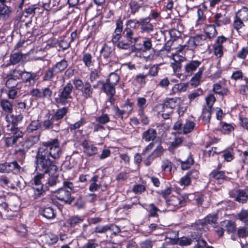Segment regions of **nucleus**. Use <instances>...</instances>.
<instances>
[{
	"instance_id": "obj_37",
	"label": "nucleus",
	"mask_w": 248,
	"mask_h": 248,
	"mask_svg": "<svg viewBox=\"0 0 248 248\" xmlns=\"http://www.w3.org/2000/svg\"><path fill=\"white\" fill-rule=\"evenodd\" d=\"M195 125V124L193 122L190 121H187L183 127V133L185 134H186L191 132L193 130Z\"/></svg>"
},
{
	"instance_id": "obj_25",
	"label": "nucleus",
	"mask_w": 248,
	"mask_h": 248,
	"mask_svg": "<svg viewBox=\"0 0 248 248\" xmlns=\"http://www.w3.org/2000/svg\"><path fill=\"white\" fill-rule=\"evenodd\" d=\"M236 18L242 19L244 21L248 20V8L246 7H243L236 13Z\"/></svg>"
},
{
	"instance_id": "obj_3",
	"label": "nucleus",
	"mask_w": 248,
	"mask_h": 248,
	"mask_svg": "<svg viewBox=\"0 0 248 248\" xmlns=\"http://www.w3.org/2000/svg\"><path fill=\"white\" fill-rule=\"evenodd\" d=\"M74 87L71 82L67 83L59 91L58 96L55 98L56 103L58 105H66L72 99V93Z\"/></svg>"
},
{
	"instance_id": "obj_52",
	"label": "nucleus",
	"mask_w": 248,
	"mask_h": 248,
	"mask_svg": "<svg viewBox=\"0 0 248 248\" xmlns=\"http://www.w3.org/2000/svg\"><path fill=\"white\" fill-rule=\"evenodd\" d=\"M146 103V100L144 97H139L137 99V105L139 108V112L142 113L144 111V106Z\"/></svg>"
},
{
	"instance_id": "obj_2",
	"label": "nucleus",
	"mask_w": 248,
	"mask_h": 248,
	"mask_svg": "<svg viewBox=\"0 0 248 248\" xmlns=\"http://www.w3.org/2000/svg\"><path fill=\"white\" fill-rule=\"evenodd\" d=\"M136 24L142 25V19L139 20L129 19L127 20L125 28L123 31V37L124 40L121 42L117 47L121 49H128L135 45L138 41L139 37L135 34L134 30L136 29Z\"/></svg>"
},
{
	"instance_id": "obj_23",
	"label": "nucleus",
	"mask_w": 248,
	"mask_h": 248,
	"mask_svg": "<svg viewBox=\"0 0 248 248\" xmlns=\"http://www.w3.org/2000/svg\"><path fill=\"white\" fill-rule=\"evenodd\" d=\"M196 46L197 45L195 43V42L194 41L193 38L191 37L187 41L186 45L180 46V47L177 48L178 50H177V52H181L186 48V49L193 50Z\"/></svg>"
},
{
	"instance_id": "obj_17",
	"label": "nucleus",
	"mask_w": 248,
	"mask_h": 248,
	"mask_svg": "<svg viewBox=\"0 0 248 248\" xmlns=\"http://www.w3.org/2000/svg\"><path fill=\"white\" fill-rule=\"evenodd\" d=\"M82 96L84 98L87 99L92 98L93 93V90L90 83L87 81L85 82L84 86L80 90Z\"/></svg>"
},
{
	"instance_id": "obj_1",
	"label": "nucleus",
	"mask_w": 248,
	"mask_h": 248,
	"mask_svg": "<svg viewBox=\"0 0 248 248\" xmlns=\"http://www.w3.org/2000/svg\"><path fill=\"white\" fill-rule=\"evenodd\" d=\"M62 152L60 142L57 139L43 142L42 146L38 148L35 157V170L44 174L56 172L58 168L50 157L53 159H58Z\"/></svg>"
},
{
	"instance_id": "obj_22",
	"label": "nucleus",
	"mask_w": 248,
	"mask_h": 248,
	"mask_svg": "<svg viewBox=\"0 0 248 248\" xmlns=\"http://www.w3.org/2000/svg\"><path fill=\"white\" fill-rule=\"evenodd\" d=\"M114 50L112 46L105 44L101 50V55L104 59L107 60L111 56Z\"/></svg>"
},
{
	"instance_id": "obj_13",
	"label": "nucleus",
	"mask_w": 248,
	"mask_h": 248,
	"mask_svg": "<svg viewBox=\"0 0 248 248\" xmlns=\"http://www.w3.org/2000/svg\"><path fill=\"white\" fill-rule=\"evenodd\" d=\"M13 13L12 8L7 4H0V16L1 19H9Z\"/></svg>"
},
{
	"instance_id": "obj_27",
	"label": "nucleus",
	"mask_w": 248,
	"mask_h": 248,
	"mask_svg": "<svg viewBox=\"0 0 248 248\" xmlns=\"http://www.w3.org/2000/svg\"><path fill=\"white\" fill-rule=\"evenodd\" d=\"M204 32L206 36L209 39L214 37L217 34V31L214 25H207L204 29Z\"/></svg>"
},
{
	"instance_id": "obj_10",
	"label": "nucleus",
	"mask_w": 248,
	"mask_h": 248,
	"mask_svg": "<svg viewBox=\"0 0 248 248\" xmlns=\"http://www.w3.org/2000/svg\"><path fill=\"white\" fill-rule=\"evenodd\" d=\"M180 102L179 98H168L164 100L163 103L162 104V108L163 111H165L166 108H170L171 109L175 108L179 106Z\"/></svg>"
},
{
	"instance_id": "obj_64",
	"label": "nucleus",
	"mask_w": 248,
	"mask_h": 248,
	"mask_svg": "<svg viewBox=\"0 0 248 248\" xmlns=\"http://www.w3.org/2000/svg\"><path fill=\"white\" fill-rule=\"evenodd\" d=\"M98 247V244L96 243L95 240L91 239L88 241L82 248H96Z\"/></svg>"
},
{
	"instance_id": "obj_44",
	"label": "nucleus",
	"mask_w": 248,
	"mask_h": 248,
	"mask_svg": "<svg viewBox=\"0 0 248 248\" xmlns=\"http://www.w3.org/2000/svg\"><path fill=\"white\" fill-rule=\"evenodd\" d=\"M58 183H59V181L57 176L49 177L46 182V188L49 186H54Z\"/></svg>"
},
{
	"instance_id": "obj_31",
	"label": "nucleus",
	"mask_w": 248,
	"mask_h": 248,
	"mask_svg": "<svg viewBox=\"0 0 248 248\" xmlns=\"http://www.w3.org/2000/svg\"><path fill=\"white\" fill-rule=\"evenodd\" d=\"M119 79V76L117 74L113 72L109 74L106 81L116 86L118 84Z\"/></svg>"
},
{
	"instance_id": "obj_58",
	"label": "nucleus",
	"mask_w": 248,
	"mask_h": 248,
	"mask_svg": "<svg viewBox=\"0 0 248 248\" xmlns=\"http://www.w3.org/2000/svg\"><path fill=\"white\" fill-rule=\"evenodd\" d=\"M147 75H144L143 74H139L136 76L135 78V80L137 82L141 85L145 84L146 83L145 79Z\"/></svg>"
},
{
	"instance_id": "obj_42",
	"label": "nucleus",
	"mask_w": 248,
	"mask_h": 248,
	"mask_svg": "<svg viewBox=\"0 0 248 248\" xmlns=\"http://www.w3.org/2000/svg\"><path fill=\"white\" fill-rule=\"evenodd\" d=\"M192 240L190 238L186 236L182 237L178 239L177 243L181 246H187L192 244Z\"/></svg>"
},
{
	"instance_id": "obj_54",
	"label": "nucleus",
	"mask_w": 248,
	"mask_h": 248,
	"mask_svg": "<svg viewBox=\"0 0 248 248\" xmlns=\"http://www.w3.org/2000/svg\"><path fill=\"white\" fill-rule=\"evenodd\" d=\"M3 140L5 146L7 147L12 146L16 143L15 139L12 135H9L8 137H5Z\"/></svg>"
},
{
	"instance_id": "obj_33",
	"label": "nucleus",
	"mask_w": 248,
	"mask_h": 248,
	"mask_svg": "<svg viewBox=\"0 0 248 248\" xmlns=\"http://www.w3.org/2000/svg\"><path fill=\"white\" fill-rule=\"evenodd\" d=\"M41 124L38 120H33L28 125L27 130L29 133L33 132L34 131L38 130L41 127Z\"/></svg>"
},
{
	"instance_id": "obj_38",
	"label": "nucleus",
	"mask_w": 248,
	"mask_h": 248,
	"mask_svg": "<svg viewBox=\"0 0 248 248\" xmlns=\"http://www.w3.org/2000/svg\"><path fill=\"white\" fill-rule=\"evenodd\" d=\"M187 87V84L185 83H180L175 84L172 88V92L175 93L176 92H182L186 91Z\"/></svg>"
},
{
	"instance_id": "obj_5",
	"label": "nucleus",
	"mask_w": 248,
	"mask_h": 248,
	"mask_svg": "<svg viewBox=\"0 0 248 248\" xmlns=\"http://www.w3.org/2000/svg\"><path fill=\"white\" fill-rule=\"evenodd\" d=\"M23 169L16 161L0 164V172L1 173L13 172L15 174H18Z\"/></svg>"
},
{
	"instance_id": "obj_46",
	"label": "nucleus",
	"mask_w": 248,
	"mask_h": 248,
	"mask_svg": "<svg viewBox=\"0 0 248 248\" xmlns=\"http://www.w3.org/2000/svg\"><path fill=\"white\" fill-rule=\"evenodd\" d=\"M42 98L50 99L52 95V91L49 87H45L42 90Z\"/></svg>"
},
{
	"instance_id": "obj_40",
	"label": "nucleus",
	"mask_w": 248,
	"mask_h": 248,
	"mask_svg": "<svg viewBox=\"0 0 248 248\" xmlns=\"http://www.w3.org/2000/svg\"><path fill=\"white\" fill-rule=\"evenodd\" d=\"M210 176L217 180H226L227 178L224 172L223 171L214 170L211 173Z\"/></svg>"
},
{
	"instance_id": "obj_14",
	"label": "nucleus",
	"mask_w": 248,
	"mask_h": 248,
	"mask_svg": "<svg viewBox=\"0 0 248 248\" xmlns=\"http://www.w3.org/2000/svg\"><path fill=\"white\" fill-rule=\"evenodd\" d=\"M236 196L234 195L232 192H230V195L232 197H234L236 201L244 203L247 202L248 196L246 191L242 189H238L236 191Z\"/></svg>"
},
{
	"instance_id": "obj_56",
	"label": "nucleus",
	"mask_w": 248,
	"mask_h": 248,
	"mask_svg": "<svg viewBox=\"0 0 248 248\" xmlns=\"http://www.w3.org/2000/svg\"><path fill=\"white\" fill-rule=\"evenodd\" d=\"M114 111L115 113V115L116 118H118L121 119V120H123L124 117L126 114L124 113V111L123 109H120L118 107H114Z\"/></svg>"
},
{
	"instance_id": "obj_28",
	"label": "nucleus",
	"mask_w": 248,
	"mask_h": 248,
	"mask_svg": "<svg viewBox=\"0 0 248 248\" xmlns=\"http://www.w3.org/2000/svg\"><path fill=\"white\" fill-rule=\"evenodd\" d=\"M46 180L45 179L44 173H40L34 176L33 178V184L35 186H46Z\"/></svg>"
},
{
	"instance_id": "obj_20",
	"label": "nucleus",
	"mask_w": 248,
	"mask_h": 248,
	"mask_svg": "<svg viewBox=\"0 0 248 248\" xmlns=\"http://www.w3.org/2000/svg\"><path fill=\"white\" fill-rule=\"evenodd\" d=\"M68 112V108L66 107H63L62 108L58 109L55 113L52 116L56 122L59 124L60 126V124L62 123V120L66 115Z\"/></svg>"
},
{
	"instance_id": "obj_29",
	"label": "nucleus",
	"mask_w": 248,
	"mask_h": 248,
	"mask_svg": "<svg viewBox=\"0 0 248 248\" xmlns=\"http://www.w3.org/2000/svg\"><path fill=\"white\" fill-rule=\"evenodd\" d=\"M178 161L181 163V168L183 170L188 169L194 162L193 159L190 155H189L185 161H182L181 159H178Z\"/></svg>"
},
{
	"instance_id": "obj_55",
	"label": "nucleus",
	"mask_w": 248,
	"mask_h": 248,
	"mask_svg": "<svg viewBox=\"0 0 248 248\" xmlns=\"http://www.w3.org/2000/svg\"><path fill=\"white\" fill-rule=\"evenodd\" d=\"M100 69H94L90 74V79L91 82L98 79L100 77Z\"/></svg>"
},
{
	"instance_id": "obj_45",
	"label": "nucleus",
	"mask_w": 248,
	"mask_h": 248,
	"mask_svg": "<svg viewBox=\"0 0 248 248\" xmlns=\"http://www.w3.org/2000/svg\"><path fill=\"white\" fill-rule=\"evenodd\" d=\"M110 229H113L110 225H107L103 226H97L95 228L94 232L96 233H102L107 232L108 231H110Z\"/></svg>"
},
{
	"instance_id": "obj_60",
	"label": "nucleus",
	"mask_w": 248,
	"mask_h": 248,
	"mask_svg": "<svg viewBox=\"0 0 248 248\" xmlns=\"http://www.w3.org/2000/svg\"><path fill=\"white\" fill-rule=\"evenodd\" d=\"M195 43L197 46H201L204 44L205 40V37L203 35H198L193 37Z\"/></svg>"
},
{
	"instance_id": "obj_18",
	"label": "nucleus",
	"mask_w": 248,
	"mask_h": 248,
	"mask_svg": "<svg viewBox=\"0 0 248 248\" xmlns=\"http://www.w3.org/2000/svg\"><path fill=\"white\" fill-rule=\"evenodd\" d=\"M215 23L218 26L220 27L223 25H226L230 23V20L229 17L226 16L225 15L221 13L216 14L214 16Z\"/></svg>"
},
{
	"instance_id": "obj_32",
	"label": "nucleus",
	"mask_w": 248,
	"mask_h": 248,
	"mask_svg": "<svg viewBox=\"0 0 248 248\" xmlns=\"http://www.w3.org/2000/svg\"><path fill=\"white\" fill-rule=\"evenodd\" d=\"M82 60L84 62L85 65L87 67H90L93 65V57L89 53H86L83 54Z\"/></svg>"
},
{
	"instance_id": "obj_59",
	"label": "nucleus",
	"mask_w": 248,
	"mask_h": 248,
	"mask_svg": "<svg viewBox=\"0 0 248 248\" xmlns=\"http://www.w3.org/2000/svg\"><path fill=\"white\" fill-rule=\"evenodd\" d=\"M85 205V202L83 199V198L81 196H79L77 199L76 202L74 204V206L77 207L78 209H81L84 208Z\"/></svg>"
},
{
	"instance_id": "obj_34",
	"label": "nucleus",
	"mask_w": 248,
	"mask_h": 248,
	"mask_svg": "<svg viewBox=\"0 0 248 248\" xmlns=\"http://www.w3.org/2000/svg\"><path fill=\"white\" fill-rule=\"evenodd\" d=\"M18 82L13 76L8 77V79L5 83V85L7 88L9 89L15 88Z\"/></svg>"
},
{
	"instance_id": "obj_36",
	"label": "nucleus",
	"mask_w": 248,
	"mask_h": 248,
	"mask_svg": "<svg viewBox=\"0 0 248 248\" xmlns=\"http://www.w3.org/2000/svg\"><path fill=\"white\" fill-rule=\"evenodd\" d=\"M44 217L48 219H52L55 217L56 214L53 209L51 207H46L44 208L43 212Z\"/></svg>"
},
{
	"instance_id": "obj_16",
	"label": "nucleus",
	"mask_w": 248,
	"mask_h": 248,
	"mask_svg": "<svg viewBox=\"0 0 248 248\" xmlns=\"http://www.w3.org/2000/svg\"><path fill=\"white\" fill-rule=\"evenodd\" d=\"M100 83L102 85V91L105 93L107 95H114L116 93L115 86L109 84L108 82L103 81H99L98 84Z\"/></svg>"
},
{
	"instance_id": "obj_61",
	"label": "nucleus",
	"mask_w": 248,
	"mask_h": 248,
	"mask_svg": "<svg viewBox=\"0 0 248 248\" xmlns=\"http://www.w3.org/2000/svg\"><path fill=\"white\" fill-rule=\"evenodd\" d=\"M243 22L245 21L242 19L235 17V19L233 21L234 28L237 31H238L240 29L242 28L245 26Z\"/></svg>"
},
{
	"instance_id": "obj_49",
	"label": "nucleus",
	"mask_w": 248,
	"mask_h": 248,
	"mask_svg": "<svg viewBox=\"0 0 248 248\" xmlns=\"http://www.w3.org/2000/svg\"><path fill=\"white\" fill-rule=\"evenodd\" d=\"M186 6L188 8L193 9L198 7L203 2V0H187Z\"/></svg>"
},
{
	"instance_id": "obj_12",
	"label": "nucleus",
	"mask_w": 248,
	"mask_h": 248,
	"mask_svg": "<svg viewBox=\"0 0 248 248\" xmlns=\"http://www.w3.org/2000/svg\"><path fill=\"white\" fill-rule=\"evenodd\" d=\"M157 132L154 128H149L143 132L142 139L146 142L154 141L157 137Z\"/></svg>"
},
{
	"instance_id": "obj_35",
	"label": "nucleus",
	"mask_w": 248,
	"mask_h": 248,
	"mask_svg": "<svg viewBox=\"0 0 248 248\" xmlns=\"http://www.w3.org/2000/svg\"><path fill=\"white\" fill-rule=\"evenodd\" d=\"M211 108H205L203 109L202 118V120L206 124L209 123L211 117Z\"/></svg>"
},
{
	"instance_id": "obj_51",
	"label": "nucleus",
	"mask_w": 248,
	"mask_h": 248,
	"mask_svg": "<svg viewBox=\"0 0 248 248\" xmlns=\"http://www.w3.org/2000/svg\"><path fill=\"white\" fill-rule=\"evenodd\" d=\"M150 209L149 211V217H157L158 216L157 212L159 211V209L155 206L154 203L149 205Z\"/></svg>"
},
{
	"instance_id": "obj_4",
	"label": "nucleus",
	"mask_w": 248,
	"mask_h": 248,
	"mask_svg": "<svg viewBox=\"0 0 248 248\" xmlns=\"http://www.w3.org/2000/svg\"><path fill=\"white\" fill-rule=\"evenodd\" d=\"M188 196L185 195L172 196L166 201V203L169 210L175 211L180 207L186 205Z\"/></svg>"
},
{
	"instance_id": "obj_50",
	"label": "nucleus",
	"mask_w": 248,
	"mask_h": 248,
	"mask_svg": "<svg viewBox=\"0 0 248 248\" xmlns=\"http://www.w3.org/2000/svg\"><path fill=\"white\" fill-rule=\"evenodd\" d=\"M129 5L131 9V13L133 15L138 12L141 7L140 4L135 1H131L129 3Z\"/></svg>"
},
{
	"instance_id": "obj_43",
	"label": "nucleus",
	"mask_w": 248,
	"mask_h": 248,
	"mask_svg": "<svg viewBox=\"0 0 248 248\" xmlns=\"http://www.w3.org/2000/svg\"><path fill=\"white\" fill-rule=\"evenodd\" d=\"M55 73V70L53 67L48 69L43 77V80L45 81L50 80Z\"/></svg>"
},
{
	"instance_id": "obj_6",
	"label": "nucleus",
	"mask_w": 248,
	"mask_h": 248,
	"mask_svg": "<svg viewBox=\"0 0 248 248\" xmlns=\"http://www.w3.org/2000/svg\"><path fill=\"white\" fill-rule=\"evenodd\" d=\"M56 198L65 204H71L75 198L71 196V191L64 188H60L55 192Z\"/></svg>"
},
{
	"instance_id": "obj_11",
	"label": "nucleus",
	"mask_w": 248,
	"mask_h": 248,
	"mask_svg": "<svg viewBox=\"0 0 248 248\" xmlns=\"http://www.w3.org/2000/svg\"><path fill=\"white\" fill-rule=\"evenodd\" d=\"M81 145L84 148V152L88 156H92L97 153V148L93 144H90L86 140H84Z\"/></svg>"
},
{
	"instance_id": "obj_53",
	"label": "nucleus",
	"mask_w": 248,
	"mask_h": 248,
	"mask_svg": "<svg viewBox=\"0 0 248 248\" xmlns=\"http://www.w3.org/2000/svg\"><path fill=\"white\" fill-rule=\"evenodd\" d=\"M122 109L124 111V113L126 114L127 117L129 114H130L133 110V104L128 102L126 103L122 107Z\"/></svg>"
},
{
	"instance_id": "obj_62",
	"label": "nucleus",
	"mask_w": 248,
	"mask_h": 248,
	"mask_svg": "<svg viewBox=\"0 0 248 248\" xmlns=\"http://www.w3.org/2000/svg\"><path fill=\"white\" fill-rule=\"evenodd\" d=\"M73 83L75 88L79 91H80L85 85V83H83L82 80L80 79H74L73 80Z\"/></svg>"
},
{
	"instance_id": "obj_9",
	"label": "nucleus",
	"mask_w": 248,
	"mask_h": 248,
	"mask_svg": "<svg viewBox=\"0 0 248 248\" xmlns=\"http://www.w3.org/2000/svg\"><path fill=\"white\" fill-rule=\"evenodd\" d=\"M48 118L43 121V126L45 129H52L54 131L59 132L60 130V126L59 124L55 121L52 116L50 117V114Z\"/></svg>"
},
{
	"instance_id": "obj_8",
	"label": "nucleus",
	"mask_w": 248,
	"mask_h": 248,
	"mask_svg": "<svg viewBox=\"0 0 248 248\" xmlns=\"http://www.w3.org/2000/svg\"><path fill=\"white\" fill-rule=\"evenodd\" d=\"M116 27L114 31L115 35L113 36L112 41L117 42L120 40L118 42L117 45V46L121 42L124 40L123 37V21L120 18L116 21Z\"/></svg>"
},
{
	"instance_id": "obj_7",
	"label": "nucleus",
	"mask_w": 248,
	"mask_h": 248,
	"mask_svg": "<svg viewBox=\"0 0 248 248\" xmlns=\"http://www.w3.org/2000/svg\"><path fill=\"white\" fill-rule=\"evenodd\" d=\"M14 73L16 72L21 76L24 82L29 86L33 85L35 81L38 79V76L35 73H31L26 71L15 70Z\"/></svg>"
},
{
	"instance_id": "obj_15",
	"label": "nucleus",
	"mask_w": 248,
	"mask_h": 248,
	"mask_svg": "<svg viewBox=\"0 0 248 248\" xmlns=\"http://www.w3.org/2000/svg\"><path fill=\"white\" fill-rule=\"evenodd\" d=\"M201 63L202 62L198 60L190 61L185 66V73L187 75H191L200 66Z\"/></svg>"
},
{
	"instance_id": "obj_63",
	"label": "nucleus",
	"mask_w": 248,
	"mask_h": 248,
	"mask_svg": "<svg viewBox=\"0 0 248 248\" xmlns=\"http://www.w3.org/2000/svg\"><path fill=\"white\" fill-rule=\"evenodd\" d=\"M214 54L218 58L222 57L223 54V46L221 44L217 45L214 47Z\"/></svg>"
},
{
	"instance_id": "obj_26",
	"label": "nucleus",
	"mask_w": 248,
	"mask_h": 248,
	"mask_svg": "<svg viewBox=\"0 0 248 248\" xmlns=\"http://www.w3.org/2000/svg\"><path fill=\"white\" fill-rule=\"evenodd\" d=\"M68 66L67 61L63 59L61 61L57 62L53 66L56 73L61 72L65 69Z\"/></svg>"
},
{
	"instance_id": "obj_24",
	"label": "nucleus",
	"mask_w": 248,
	"mask_h": 248,
	"mask_svg": "<svg viewBox=\"0 0 248 248\" xmlns=\"http://www.w3.org/2000/svg\"><path fill=\"white\" fill-rule=\"evenodd\" d=\"M43 240L49 245H53L56 243L58 240L57 235L51 233H46L43 236Z\"/></svg>"
},
{
	"instance_id": "obj_47",
	"label": "nucleus",
	"mask_w": 248,
	"mask_h": 248,
	"mask_svg": "<svg viewBox=\"0 0 248 248\" xmlns=\"http://www.w3.org/2000/svg\"><path fill=\"white\" fill-rule=\"evenodd\" d=\"M22 54L20 53H15L11 56L10 61L13 64L18 63L22 59Z\"/></svg>"
},
{
	"instance_id": "obj_48",
	"label": "nucleus",
	"mask_w": 248,
	"mask_h": 248,
	"mask_svg": "<svg viewBox=\"0 0 248 248\" xmlns=\"http://www.w3.org/2000/svg\"><path fill=\"white\" fill-rule=\"evenodd\" d=\"M96 121L98 124H105L109 122V117L107 114H103L96 118Z\"/></svg>"
},
{
	"instance_id": "obj_41",
	"label": "nucleus",
	"mask_w": 248,
	"mask_h": 248,
	"mask_svg": "<svg viewBox=\"0 0 248 248\" xmlns=\"http://www.w3.org/2000/svg\"><path fill=\"white\" fill-rule=\"evenodd\" d=\"M217 218L218 217L217 214H210L205 217L204 222L205 223L215 225L217 223Z\"/></svg>"
},
{
	"instance_id": "obj_30",
	"label": "nucleus",
	"mask_w": 248,
	"mask_h": 248,
	"mask_svg": "<svg viewBox=\"0 0 248 248\" xmlns=\"http://www.w3.org/2000/svg\"><path fill=\"white\" fill-rule=\"evenodd\" d=\"M93 132H99L101 136L103 137L108 135V132L105 127L103 125L97 123L93 124Z\"/></svg>"
},
{
	"instance_id": "obj_39",
	"label": "nucleus",
	"mask_w": 248,
	"mask_h": 248,
	"mask_svg": "<svg viewBox=\"0 0 248 248\" xmlns=\"http://www.w3.org/2000/svg\"><path fill=\"white\" fill-rule=\"evenodd\" d=\"M182 138H176L173 141L171 142L169 147V150L171 152H174V149L179 146L182 143Z\"/></svg>"
},
{
	"instance_id": "obj_19",
	"label": "nucleus",
	"mask_w": 248,
	"mask_h": 248,
	"mask_svg": "<svg viewBox=\"0 0 248 248\" xmlns=\"http://www.w3.org/2000/svg\"><path fill=\"white\" fill-rule=\"evenodd\" d=\"M40 139V135L30 136L28 137L23 142V146L24 148L29 149L36 144Z\"/></svg>"
},
{
	"instance_id": "obj_57",
	"label": "nucleus",
	"mask_w": 248,
	"mask_h": 248,
	"mask_svg": "<svg viewBox=\"0 0 248 248\" xmlns=\"http://www.w3.org/2000/svg\"><path fill=\"white\" fill-rule=\"evenodd\" d=\"M227 231L229 233H232L235 231L236 225L235 223L231 220H228L225 226Z\"/></svg>"
},
{
	"instance_id": "obj_21",
	"label": "nucleus",
	"mask_w": 248,
	"mask_h": 248,
	"mask_svg": "<svg viewBox=\"0 0 248 248\" xmlns=\"http://www.w3.org/2000/svg\"><path fill=\"white\" fill-rule=\"evenodd\" d=\"M0 105L2 110L6 113H11L13 110V101L8 99H0Z\"/></svg>"
}]
</instances>
